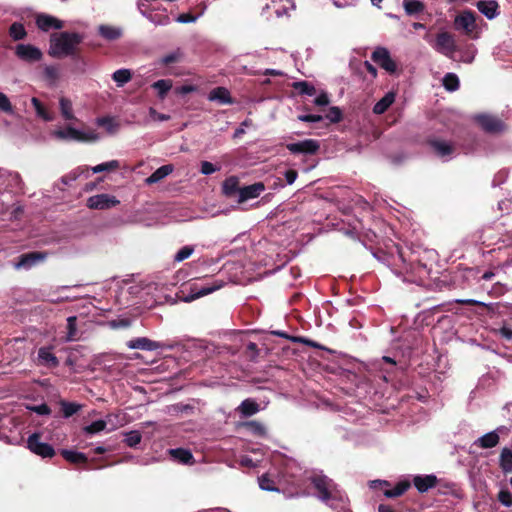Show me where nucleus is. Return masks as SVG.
Returning <instances> with one entry per match:
<instances>
[{
    "label": "nucleus",
    "mask_w": 512,
    "mask_h": 512,
    "mask_svg": "<svg viewBox=\"0 0 512 512\" xmlns=\"http://www.w3.org/2000/svg\"><path fill=\"white\" fill-rule=\"evenodd\" d=\"M372 254L403 282L418 285L429 278L437 258L433 249L420 246L404 249L397 244L388 247L387 251L379 250Z\"/></svg>",
    "instance_id": "nucleus-1"
},
{
    "label": "nucleus",
    "mask_w": 512,
    "mask_h": 512,
    "mask_svg": "<svg viewBox=\"0 0 512 512\" xmlns=\"http://www.w3.org/2000/svg\"><path fill=\"white\" fill-rule=\"evenodd\" d=\"M310 480L314 488L317 490L316 496L321 502L333 509L338 507V502L343 505L346 504V496L342 494L333 480L321 473L314 474L311 476Z\"/></svg>",
    "instance_id": "nucleus-2"
},
{
    "label": "nucleus",
    "mask_w": 512,
    "mask_h": 512,
    "mask_svg": "<svg viewBox=\"0 0 512 512\" xmlns=\"http://www.w3.org/2000/svg\"><path fill=\"white\" fill-rule=\"evenodd\" d=\"M83 36L77 32H60L51 35L49 54L54 58L72 56Z\"/></svg>",
    "instance_id": "nucleus-3"
},
{
    "label": "nucleus",
    "mask_w": 512,
    "mask_h": 512,
    "mask_svg": "<svg viewBox=\"0 0 512 512\" xmlns=\"http://www.w3.org/2000/svg\"><path fill=\"white\" fill-rule=\"evenodd\" d=\"M51 136L61 141H76V142H96L99 140V135L93 130H80L70 125L58 128L52 131Z\"/></svg>",
    "instance_id": "nucleus-4"
},
{
    "label": "nucleus",
    "mask_w": 512,
    "mask_h": 512,
    "mask_svg": "<svg viewBox=\"0 0 512 512\" xmlns=\"http://www.w3.org/2000/svg\"><path fill=\"white\" fill-rule=\"evenodd\" d=\"M427 143L432 153L443 162L452 160L456 155V146L450 141L434 137Z\"/></svg>",
    "instance_id": "nucleus-5"
},
{
    "label": "nucleus",
    "mask_w": 512,
    "mask_h": 512,
    "mask_svg": "<svg viewBox=\"0 0 512 512\" xmlns=\"http://www.w3.org/2000/svg\"><path fill=\"white\" fill-rule=\"evenodd\" d=\"M433 48L440 54L454 60V53L457 50L455 38L448 32H440L436 36Z\"/></svg>",
    "instance_id": "nucleus-6"
},
{
    "label": "nucleus",
    "mask_w": 512,
    "mask_h": 512,
    "mask_svg": "<svg viewBox=\"0 0 512 512\" xmlns=\"http://www.w3.org/2000/svg\"><path fill=\"white\" fill-rule=\"evenodd\" d=\"M27 447L32 453L42 458H52L55 455L54 448L50 444L42 442L39 433H33L28 437Z\"/></svg>",
    "instance_id": "nucleus-7"
},
{
    "label": "nucleus",
    "mask_w": 512,
    "mask_h": 512,
    "mask_svg": "<svg viewBox=\"0 0 512 512\" xmlns=\"http://www.w3.org/2000/svg\"><path fill=\"white\" fill-rule=\"evenodd\" d=\"M509 429L506 426H499L493 431H490L475 441V445L482 449L494 448L498 445L500 436L507 434Z\"/></svg>",
    "instance_id": "nucleus-8"
},
{
    "label": "nucleus",
    "mask_w": 512,
    "mask_h": 512,
    "mask_svg": "<svg viewBox=\"0 0 512 512\" xmlns=\"http://www.w3.org/2000/svg\"><path fill=\"white\" fill-rule=\"evenodd\" d=\"M286 148L292 154L313 155L320 148L319 142L314 139H305L295 143L287 144Z\"/></svg>",
    "instance_id": "nucleus-9"
},
{
    "label": "nucleus",
    "mask_w": 512,
    "mask_h": 512,
    "mask_svg": "<svg viewBox=\"0 0 512 512\" xmlns=\"http://www.w3.org/2000/svg\"><path fill=\"white\" fill-rule=\"evenodd\" d=\"M222 286H223V281H218V280H215L212 283H207L204 285L194 284L191 288L190 295L186 296L184 298V300L186 302L193 301L195 299L206 296V295L220 289Z\"/></svg>",
    "instance_id": "nucleus-10"
},
{
    "label": "nucleus",
    "mask_w": 512,
    "mask_h": 512,
    "mask_svg": "<svg viewBox=\"0 0 512 512\" xmlns=\"http://www.w3.org/2000/svg\"><path fill=\"white\" fill-rule=\"evenodd\" d=\"M372 60L389 73H395L397 70V65L386 48H377L372 53Z\"/></svg>",
    "instance_id": "nucleus-11"
},
{
    "label": "nucleus",
    "mask_w": 512,
    "mask_h": 512,
    "mask_svg": "<svg viewBox=\"0 0 512 512\" xmlns=\"http://www.w3.org/2000/svg\"><path fill=\"white\" fill-rule=\"evenodd\" d=\"M126 346L131 350L155 351L163 349V343L151 340L147 337H138L127 341Z\"/></svg>",
    "instance_id": "nucleus-12"
},
{
    "label": "nucleus",
    "mask_w": 512,
    "mask_h": 512,
    "mask_svg": "<svg viewBox=\"0 0 512 512\" xmlns=\"http://www.w3.org/2000/svg\"><path fill=\"white\" fill-rule=\"evenodd\" d=\"M18 58L27 62L39 61L42 58V52L39 48L30 44H18L15 49Z\"/></svg>",
    "instance_id": "nucleus-13"
},
{
    "label": "nucleus",
    "mask_w": 512,
    "mask_h": 512,
    "mask_svg": "<svg viewBox=\"0 0 512 512\" xmlns=\"http://www.w3.org/2000/svg\"><path fill=\"white\" fill-rule=\"evenodd\" d=\"M118 203L119 201L114 196L108 194H98L87 200V206L91 209H108Z\"/></svg>",
    "instance_id": "nucleus-14"
},
{
    "label": "nucleus",
    "mask_w": 512,
    "mask_h": 512,
    "mask_svg": "<svg viewBox=\"0 0 512 512\" xmlns=\"http://www.w3.org/2000/svg\"><path fill=\"white\" fill-rule=\"evenodd\" d=\"M45 257L46 255L41 252L26 253L19 257V260L14 264V267L18 270H29L37 263L42 262L45 259Z\"/></svg>",
    "instance_id": "nucleus-15"
},
{
    "label": "nucleus",
    "mask_w": 512,
    "mask_h": 512,
    "mask_svg": "<svg viewBox=\"0 0 512 512\" xmlns=\"http://www.w3.org/2000/svg\"><path fill=\"white\" fill-rule=\"evenodd\" d=\"M478 124L487 132H499L503 129V122L492 115L480 114L476 116Z\"/></svg>",
    "instance_id": "nucleus-16"
},
{
    "label": "nucleus",
    "mask_w": 512,
    "mask_h": 512,
    "mask_svg": "<svg viewBox=\"0 0 512 512\" xmlns=\"http://www.w3.org/2000/svg\"><path fill=\"white\" fill-rule=\"evenodd\" d=\"M264 190L265 186L262 182H256L251 185L239 188L238 202L242 203L247 200L257 198Z\"/></svg>",
    "instance_id": "nucleus-17"
},
{
    "label": "nucleus",
    "mask_w": 512,
    "mask_h": 512,
    "mask_svg": "<svg viewBox=\"0 0 512 512\" xmlns=\"http://www.w3.org/2000/svg\"><path fill=\"white\" fill-rule=\"evenodd\" d=\"M475 21V14L472 11L466 10L456 16L454 23L456 29H462L466 33H470L476 26Z\"/></svg>",
    "instance_id": "nucleus-18"
},
{
    "label": "nucleus",
    "mask_w": 512,
    "mask_h": 512,
    "mask_svg": "<svg viewBox=\"0 0 512 512\" xmlns=\"http://www.w3.org/2000/svg\"><path fill=\"white\" fill-rule=\"evenodd\" d=\"M36 24L38 28L42 31H49L50 29H62L64 27L63 21L59 20L58 18L47 15V14H40L36 18Z\"/></svg>",
    "instance_id": "nucleus-19"
},
{
    "label": "nucleus",
    "mask_w": 512,
    "mask_h": 512,
    "mask_svg": "<svg viewBox=\"0 0 512 512\" xmlns=\"http://www.w3.org/2000/svg\"><path fill=\"white\" fill-rule=\"evenodd\" d=\"M437 477L434 474L416 475L413 478V485L419 493H425L437 484Z\"/></svg>",
    "instance_id": "nucleus-20"
},
{
    "label": "nucleus",
    "mask_w": 512,
    "mask_h": 512,
    "mask_svg": "<svg viewBox=\"0 0 512 512\" xmlns=\"http://www.w3.org/2000/svg\"><path fill=\"white\" fill-rule=\"evenodd\" d=\"M208 100L211 102H217L221 105L233 104V99L230 92L225 87H216L212 89L208 94Z\"/></svg>",
    "instance_id": "nucleus-21"
},
{
    "label": "nucleus",
    "mask_w": 512,
    "mask_h": 512,
    "mask_svg": "<svg viewBox=\"0 0 512 512\" xmlns=\"http://www.w3.org/2000/svg\"><path fill=\"white\" fill-rule=\"evenodd\" d=\"M477 9L489 20L499 15V5L495 0H481L476 4Z\"/></svg>",
    "instance_id": "nucleus-22"
},
{
    "label": "nucleus",
    "mask_w": 512,
    "mask_h": 512,
    "mask_svg": "<svg viewBox=\"0 0 512 512\" xmlns=\"http://www.w3.org/2000/svg\"><path fill=\"white\" fill-rule=\"evenodd\" d=\"M97 31L99 36L107 41L117 40L123 35V30L121 27L107 24L99 25Z\"/></svg>",
    "instance_id": "nucleus-23"
},
{
    "label": "nucleus",
    "mask_w": 512,
    "mask_h": 512,
    "mask_svg": "<svg viewBox=\"0 0 512 512\" xmlns=\"http://www.w3.org/2000/svg\"><path fill=\"white\" fill-rule=\"evenodd\" d=\"M171 458L181 464H193L194 457L190 450L184 448H175L168 450Z\"/></svg>",
    "instance_id": "nucleus-24"
},
{
    "label": "nucleus",
    "mask_w": 512,
    "mask_h": 512,
    "mask_svg": "<svg viewBox=\"0 0 512 512\" xmlns=\"http://www.w3.org/2000/svg\"><path fill=\"white\" fill-rule=\"evenodd\" d=\"M39 362L47 367H57L59 361L57 357L52 353L51 348L41 347L38 350Z\"/></svg>",
    "instance_id": "nucleus-25"
},
{
    "label": "nucleus",
    "mask_w": 512,
    "mask_h": 512,
    "mask_svg": "<svg viewBox=\"0 0 512 512\" xmlns=\"http://www.w3.org/2000/svg\"><path fill=\"white\" fill-rule=\"evenodd\" d=\"M395 93L392 91L387 92L373 107L375 114H383L394 103Z\"/></svg>",
    "instance_id": "nucleus-26"
},
{
    "label": "nucleus",
    "mask_w": 512,
    "mask_h": 512,
    "mask_svg": "<svg viewBox=\"0 0 512 512\" xmlns=\"http://www.w3.org/2000/svg\"><path fill=\"white\" fill-rule=\"evenodd\" d=\"M173 172V166L168 164V165H163L161 167H159L158 169H156L147 179H146V183L147 184H155V183H158L160 182L162 179H164L165 177H167L170 173Z\"/></svg>",
    "instance_id": "nucleus-27"
},
{
    "label": "nucleus",
    "mask_w": 512,
    "mask_h": 512,
    "mask_svg": "<svg viewBox=\"0 0 512 512\" xmlns=\"http://www.w3.org/2000/svg\"><path fill=\"white\" fill-rule=\"evenodd\" d=\"M499 466L505 473H512V450L505 447L499 456Z\"/></svg>",
    "instance_id": "nucleus-28"
},
{
    "label": "nucleus",
    "mask_w": 512,
    "mask_h": 512,
    "mask_svg": "<svg viewBox=\"0 0 512 512\" xmlns=\"http://www.w3.org/2000/svg\"><path fill=\"white\" fill-rule=\"evenodd\" d=\"M239 413L244 417H250L259 411V405L252 399H245L238 407Z\"/></svg>",
    "instance_id": "nucleus-29"
},
{
    "label": "nucleus",
    "mask_w": 512,
    "mask_h": 512,
    "mask_svg": "<svg viewBox=\"0 0 512 512\" xmlns=\"http://www.w3.org/2000/svg\"><path fill=\"white\" fill-rule=\"evenodd\" d=\"M151 87L157 92L160 99H164L172 88V81L170 79H160L155 81Z\"/></svg>",
    "instance_id": "nucleus-30"
},
{
    "label": "nucleus",
    "mask_w": 512,
    "mask_h": 512,
    "mask_svg": "<svg viewBox=\"0 0 512 512\" xmlns=\"http://www.w3.org/2000/svg\"><path fill=\"white\" fill-rule=\"evenodd\" d=\"M403 7L407 15H417L424 11V4L419 0H404Z\"/></svg>",
    "instance_id": "nucleus-31"
},
{
    "label": "nucleus",
    "mask_w": 512,
    "mask_h": 512,
    "mask_svg": "<svg viewBox=\"0 0 512 512\" xmlns=\"http://www.w3.org/2000/svg\"><path fill=\"white\" fill-rule=\"evenodd\" d=\"M132 78V73L129 69H118L112 74V79L115 81L118 87H123Z\"/></svg>",
    "instance_id": "nucleus-32"
},
{
    "label": "nucleus",
    "mask_w": 512,
    "mask_h": 512,
    "mask_svg": "<svg viewBox=\"0 0 512 512\" xmlns=\"http://www.w3.org/2000/svg\"><path fill=\"white\" fill-rule=\"evenodd\" d=\"M442 84L447 91L454 92L459 89L460 81L455 73L450 72L444 75Z\"/></svg>",
    "instance_id": "nucleus-33"
},
{
    "label": "nucleus",
    "mask_w": 512,
    "mask_h": 512,
    "mask_svg": "<svg viewBox=\"0 0 512 512\" xmlns=\"http://www.w3.org/2000/svg\"><path fill=\"white\" fill-rule=\"evenodd\" d=\"M77 317L76 316H69L67 318V334L65 336L66 342H72L77 340Z\"/></svg>",
    "instance_id": "nucleus-34"
},
{
    "label": "nucleus",
    "mask_w": 512,
    "mask_h": 512,
    "mask_svg": "<svg viewBox=\"0 0 512 512\" xmlns=\"http://www.w3.org/2000/svg\"><path fill=\"white\" fill-rule=\"evenodd\" d=\"M96 123L104 127L109 134H115L119 129V124L112 117L97 118Z\"/></svg>",
    "instance_id": "nucleus-35"
},
{
    "label": "nucleus",
    "mask_w": 512,
    "mask_h": 512,
    "mask_svg": "<svg viewBox=\"0 0 512 512\" xmlns=\"http://www.w3.org/2000/svg\"><path fill=\"white\" fill-rule=\"evenodd\" d=\"M60 111L65 120H74L75 116L72 109V102L65 97L59 100Z\"/></svg>",
    "instance_id": "nucleus-36"
},
{
    "label": "nucleus",
    "mask_w": 512,
    "mask_h": 512,
    "mask_svg": "<svg viewBox=\"0 0 512 512\" xmlns=\"http://www.w3.org/2000/svg\"><path fill=\"white\" fill-rule=\"evenodd\" d=\"M410 487V483L407 481H401L396 484L393 489H388L384 491V495L388 498H395L403 495L408 488Z\"/></svg>",
    "instance_id": "nucleus-37"
},
{
    "label": "nucleus",
    "mask_w": 512,
    "mask_h": 512,
    "mask_svg": "<svg viewBox=\"0 0 512 512\" xmlns=\"http://www.w3.org/2000/svg\"><path fill=\"white\" fill-rule=\"evenodd\" d=\"M61 455L64 457L65 460L71 463H82L87 460V457L84 453L77 452L74 450L63 449L61 451Z\"/></svg>",
    "instance_id": "nucleus-38"
},
{
    "label": "nucleus",
    "mask_w": 512,
    "mask_h": 512,
    "mask_svg": "<svg viewBox=\"0 0 512 512\" xmlns=\"http://www.w3.org/2000/svg\"><path fill=\"white\" fill-rule=\"evenodd\" d=\"M194 409H195L194 406H192L190 404L176 403V404L171 405L168 408V411L170 414L190 415V414H193Z\"/></svg>",
    "instance_id": "nucleus-39"
},
{
    "label": "nucleus",
    "mask_w": 512,
    "mask_h": 512,
    "mask_svg": "<svg viewBox=\"0 0 512 512\" xmlns=\"http://www.w3.org/2000/svg\"><path fill=\"white\" fill-rule=\"evenodd\" d=\"M60 405L65 418L73 416L81 409V405L74 402L61 401Z\"/></svg>",
    "instance_id": "nucleus-40"
},
{
    "label": "nucleus",
    "mask_w": 512,
    "mask_h": 512,
    "mask_svg": "<svg viewBox=\"0 0 512 512\" xmlns=\"http://www.w3.org/2000/svg\"><path fill=\"white\" fill-rule=\"evenodd\" d=\"M293 87L303 95L313 96L316 94L315 87L307 81H298L293 83Z\"/></svg>",
    "instance_id": "nucleus-41"
},
{
    "label": "nucleus",
    "mask_w": 512,
    "mask_h": 512,
    "mask_svg": "<svg viewBox=\"0 0 512 512\" xmlns=\"http://www.w3.org/2000/svg\"><path fill=\"white\" fill-rule=\"evenodd\" d=\"M119 166H120V163L118 160H111V161L100 163V164L92 167V172L96 174V173H101V172H106V171H113V170L118 169Z\"/></svg>",
    "instance_id": "nucleus-42"
},
{
    "label": "nucleus",
    "mask_w": 512,
    "mask_h": 512,
    "mask_svg": "<svg viewBox=\"0 0 512 512\" xmlns=\"http://www.w3.org/2000/svg\"><path fill=\"white\" fill-rule=\"evenodd\" d=\"M124 436H125V438H124L125 444L132 448L136 447L141 442V439H142L140 432L137 430L125 432Z\"/></svg>",
    "instance_id": "nucleus-43"
},
{
    "label": "nucleus",
    "mask_w": 512,
    "mask_h": 512,
    "mask_svg": "<svg viewBox=\"0 0 512 512\" xmlns=\"http://www.w3.org/2000/svg\"><path fill=\"white\" fill-rule=\"evenodd\" d=\"M0 112L7 115H14L15 109L6 94L0 92Z\"/></svg>",
    "instance_id": "nucleus-44"
},
{
    "label": "nucleus",
    "mask_w": 512,
    "mask_h": 512,
    "mask_svg": "<svg viewBox=\"0 0 512 512\" xmlns=\"http://www.w3.org/2000/svg\"><path fill=\"white\" fill-rule=\"evenodd\" d=\"M31 103L36 111L37 116L41 117L45 121H51L53 119L52 116L46 111V109L44 108V106L38 98L33 97L31 99Z\"/></svg>",
    "instance_id": "nucleus-45"
},
{
    "label": "nucleus",
    "mask_w": 512,
    "mask_h": 512,
    "mask_svg": "<svg viewBox=\"0 0 512 512\" xmlns=\"http://www.w3.org/2000/svg\"><path fill=\"white\" fill-rule=\"evenodd\" d=\"M9 34L11 38H13L15 41L21 40L26 36V30L23 26V24L19 22H14L9 29Z\"/></svg>",
    "instance_id": "nucleus-46"
},
{
    "label": "nucleus",
    "mask_w": 512,
    "mask_h": 512,
    "mask_svg": "<svg viewBox=\"0 0 512 512\" xmlns=\"http://www.w3.org/2000/svg\"><path fill=\"white\" fill-rule=\"evenodd\" d=\"M222 189L225 195L232 196L239 191L237 179L234 177L226 179L223 183Z\"/></svg>",
    "instance_id": "nucleus-47"
},
{
    "label": "nucleus",
    "mask_w": 512,
    "mask_h": 512,
    "mask_svg": "<svg viewBox=\"0 0 512 512\" xmlns=\"http://www.w3.org/2000/svg\"><path fill=\"white\" fill-rule=\"evenodd\" d=\"M105 420H96L84 427V432L89 435L97 434L106 428Z\"/></svg>",
    "instance_id": "nucleus-48"
},
{
    "label": "nucleus",
    "mask_w": 512,
    "mask_h": 512,
    "mask_svg": "<svg viewBox=\"0 0 512 512\" xmlns=\"http://www.w3.org/2000/svg\"><path fill=\"white\" fill-rule=\"evenodd\" d=\"M281 2L282 0H270V2L263 7V11L273 9L278 18L282 17L287 14V9L279 5Z\"/></svg>",
    "instance_id": "nucleus-49"
},
{
    "label": "nucleus",
    "mask_w": 512,
    "mask_h": 512,
    "mask_svg": "<svg viewBox=\"0 0 512 512\" xmlns=\"http://www.w3.org/2000/svg\"><path fill=\"white\" fill-rule=\"evenodd\" d=\"M375 364L385 373H390L392 368L396 365V361L391 357L383 356L381 359L377 360Z\"/></svg>",
    "instance_id": "nucleus-50"
},
{
    "label": "nucleus",
    "mask_w": 512,
    "mask_h": 512,
    "mask_svg": "<svg viewBox=\"0 0 512 512\" xmlns=\"http://www.w3.org/2000/svg\"><path fill=\"white\" fill-rule=\"evenodd\" d=\"M247 427H248L249 431L254 435L261 436V437H264L267 435L266 427L260 422L250 421L247 423Z\"/></svg>",
    "instance_id": "nucleus-51"
},
{
    "label": "nucleus",
    "mask_w": 512,
    "mask_h": 512,
    "mask_svg": "<svg viewBox=\"0 0 512 512\" xmlns=\"http://www.w3.org/2000/svg\"><path fill=\"white\" fill-rule=\"evenodd\" d=\"M194 252V248L192 246L186 245L183 246L174 256V261L182 262L189 258Z\"/></svg>",
    "instance_id": "nucleus-52"
},
{
    "label": "nucleus",
    "mask_w": 512,
    "mask_h": 512,
    "mask_svg": "<svg viewBox=\"0 0 512 512\" xmlns=\"http://www.w3.org/2000/svg\"><path fill=\"white\" fill-rule=\"evenodd\" d=\"M258 481L259 486L262 490L270 492L278 491L277 488L275 487L274 481L271 480L268 476L262 475L261 477L258 478Z\"/></svg>",
    "instance_id": "nucleus-53"
},
{
    "label": "nucleus",
    "mask_w": 512,
    "mask_h": 512,
    "mask_svg": "<svg viewBox=\"0 0 512 512\" xmlns=\"http://www.w3.org/2000/svg\"><path fill=\"white\" fill-rule=\"evenodd\" d=\"M498 501L505 507H512V493L507 490H500L498 493Z\"/></svg>",
    "instance_id": "nucleus-54"
},
{
    "label": "nucleus",
    "mask_w": 512,
    "mask_h": 512,
    "mask_svg": "<svg viewBox=\"0 0 512 512\" xmlns=\"http://www.w3.org/2000/svg\"><path fill=\"white\" fill-rule=\"evenodd\" d=\"M325 118H327L332 123H338L342 118L341 110L336 107H330L328 113L325 115Z\"/></svg>",
    "instance_id": "nucleus-55"
},
{
    "label": "nucleus",
    "mask_w": 512,
    "mask_h": 512,
    "mask_svg": "<svg viewBox=\"0 0 512 512\" xmlns=\"http://www.w3.org/2000/svg\"><path fill=\"white\" fill-rule=\"evenodd\" d=\"M149 21L156 25L165 26L170 22V19L166 14L152 13L151 17H149Z\"/></svg>",
    "instance_id": "nucleus-56"
},
{
    "label": "nucleus",
    "mask_w": 512,
    "mask_h": 512,
    "mask_svg": "<svg viewBox=\"0 0 512 512\" xmlns=\"http://www.w3.org/2000/svg\"><path fill=\"white\" fill-rule=\"evenodd\" d=\"M273 335H276V336H279V337H282V338H285V339H289L293 342H305V343H309L311 346H317L314 342L312 341H306L304 340L303 338H300V337H292V336H289L286 332L284 331H280V330H276V331H272L271 332Z\"/></svg>",
    "instance_id": "nucleus-57"
},
{
    "label": "nucleus",
    "mask_w": 512,
    "mask_h": 512,
    "mask_svg": "<svg viewBox=\"0 0 512 512\" xmlns=\"http://www.w3.org/2000/svg\"><path fill=\"white\" fill-rule=\"evenodd\" d=\"M220 167L215 166L213 163L209 161L201 162L200 172L203 175H211L216 171H219Z\"/></svg>",
    "instance_id": "nucleus-58"
},
{
    "label": "nucleus",
    "mask_w": 512,
    "mask_h": 512,
    "mask_svg": "<svg viewBox=\"0 0 512 512\" xmlns=\"http://www.w3.org/2000/svg\"><path fill=\"white\" fill-rule=\"evenodd\" d=\"M148 114H149V117L153 120V121H159V122H163V121H168L170 119V115L168 114H163V113H159L157 112V110L153 107H150L149 110H148Z\"/></svg>",
    "instance_id": "nucleus-59"
},
{
    "label": "nucleus",
    "mask_w": 512,
    "mask_h": 512,
    "mask_svg": "<svg viewBox=\"0 0 512 512\" xmlns=\"http://www.w3.org/2000/svg\"><path fill=\"white\" fill-rule=\"evenodd\" d=\"M44 75L49 81L55 82L59 77V72L57 67L49 65L45 66Z\"/></svg>",
    "instance_id": "nucleus-60"
},
{
    "label": "nucleus",
    "mask_w": 512,
    "mask_h": 512,
    "mask_svg": "<svg viewBox=\"0 0 512 512\" xmlns=\"http://www.w3.org/2000/svg\"><path fill=\"white\" fill-rule=\"evenodd\" d=\"M297 118L299 121L308 123H318L323 120V116L318 114H302L299 115Z\"/></svg>",
    "instance_id": "nucleus-61"
},
{
    "label": "nucleus",
    "mask_w": 512,
    "mask_h": 512,
    "mask_svg": "<svg viewBox=\"0 0 512 512\" xmlns=\"http://www.w3.org/2000/svg\"><path fill=\"white\" fill-rule=\"evenodd\" d=\"M29 409L38 415H49L51 413L50 407L45 403L31 406Z\"/></svg>",
    "instance_id": "nucleus-62"
},
{
    "label": "nucleus",
    "mask_w": 512,
    "mask_h": 512,
    "mask_svg": "<svg viewBox=\"0 0 512 512\" xmlns=\"http://www.w3.org/2000/svg\"><path fill=\"white\" fill-rule=\"evenodd\" d=\"M197 19H198V16H194V15L189 14V13H183V14H180L176 18V21L178 23L188 24V23L196 22Z\"/></svg>",
    "instance_id": "nucleus-63"
},
{
    "label": "nucleus",
    "mask_w": 512,
    "mask_h": 512,
    "mask_svg": "<svg viewBox=\"0 0 512 512\" xmlns=\"http://www.w3.org/2000/svg\"><path fill=\"white\" fill-rule=\"evenodd\" d=\"M247 353L251 360H255L258 356V348L254 342H249L246 346Z\"/></svg>",
    "instance_id": "nucleus-64"
}]
</instances>
